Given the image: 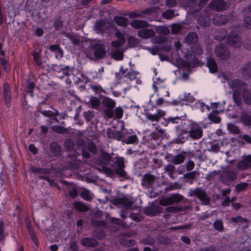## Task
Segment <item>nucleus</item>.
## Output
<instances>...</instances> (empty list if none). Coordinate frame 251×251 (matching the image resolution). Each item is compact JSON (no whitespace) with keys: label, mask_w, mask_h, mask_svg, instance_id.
Here are the masks:
<instances>
[{"label":"nucleus","mask_w":251,"mask_h":251,"mask_svg":"<svg viewBox=\"0 0 251 251\" xmlns=\"http://www.w3.org/2000/svg\"><path fill=\"white\" fill-rule=\"evenodd\" d=\"M137 74L136 72L125 69L122 66L121 67L119 72L116 74L119 83L123 85L125 92L131 88V82L136 79Z\"/></svg>","instance_id":"obj_1"},{"label":"nucleus","mask_w":251,"mask_h":251,"mask_svg":"<svg viewBox=\"0 0 251 251\" xmlns=\"http://www.w3.org/2000/svg\"><path fill=\"white\" fill-rule=\"evenodd\" d=\"M228 86L232 90L233 99L238 106L241 103V92L247 88V84L242 80L235 79L228 82Z\"/></svg>","instance_id":"obj_2"},{"label":"nucleus","mask_w":251,"mask_h":251,"mask_svg":"<svg viewBox=\"0 0 251 251\" xmlns=\"http://www.w3.org/2000/svg\"><path fill=\"white\" fill-rule=\"evenodd\" d=\"M92 52H88L86 53L87 56L90 58L96 59H100L103 58L106 53V50L104 46L100 42H97L91 43Z\"/></svg>","instance_id":"obj_3"},{"label":"nucleus","mask_w":251,"mask_h":251,"mask_svg":"<svg viewBox=\"0 0 251 251\" xmlns=\"http://www.w3.org/2000/svg\"><path fill=\"white\" fill-rule=\"evenodd\" d=\"M121 41H113L111 43L109 49L112 57L116 60H122L123 57V52L121 50L122 46Z\"/></svg>","instance_id":"obj_4"},{"label":"nucleus","mask_w":251,"mask_h":251,"mask_svg":"<svg viewBox=\"0 0 251 251\" xmlns=\"http://www.w3.org/2000/svg\"><path fill=\"white\" fill-rule=\"evenodd\" d=\"M189 196L197 197L201 202V204L207 205L210 202V198L207 195L204 190L201 188H197L195 190H191L188 193Z\"/></svg>","instance_id":"obj_5"},{"label":"nucleus","mask_w":251,"mask_h":251,"mask_svg":"<svg viewBox=\"0 0 251 251\" xmlns=\"http://www.w3.org/2000/svg\"><path fill=\"white\" fill-rule=\"evenodd\" d=\"M186 133H189L190 137L193 139H199L202 136V129L201 127L196 123L189 125Z\"/></svg>","instance_id":"obj_6"},{"label":"nucleus","mask_w":251,"mask_h":251,"mask_svg":"<svg viewBox=\"0 0 251 251\" xmlns=\"http://www.w3.org/2000/svg\"><path fill=\"white\" fill-rule=\"evenodd\" d=\"M183 199V197L178 194L172 195L168 198L162 199L159 201V204L163 206L171 205L175 203H177L181 201Z\"/></svg>","instance_id":"obj_7"},{"label":"nucleus","mask_w":251,"mask_h":251,"mask_svg":"<svg viewBox=\"0 0 251 251\" xmlns=\"http://www.w3.org/2000/svg\"><path fill=\"white\" fill-rule=\"evenodd\" d=\"M215 52L216 56L221 60H226L229 58V50L227 47L224 45L220 44L217 46Z\"/></svg>","instance_id":"obj_8"},{"label":"nucleus","mask_w":251,"mask_h":251,"mask_svg":"<svg viewBox=\"0 0 251 251\" xmlns=\"http://www.w3.org/2000/svg\"><path fill=\"white\" fill-rule=\"evenodd\" d=\"M115 160L114 163L117 166V168L115 169L116 174L121 177H126V174L124 169L125 167L124 158L118 156L115 158Z\"/></svg>","instance_id":"obj_9"},{"label":"nucleus","mask_w":251,"mask_h":251,"mask_svg":"<svg viewBox=\"0 0 251 251\" xmlns=\"http://www.w3.org/2000/svg\"><path fill=\"white\" fill-rule=\"evenodd\" d=\"M114 203L115 205L120 207H124L126 209H132V202L127 197H123L114 200Z\"/></svg>","instance_id":"obj_10"},{"label":"nucleus","mask_w":251,"mask_h":251,"mask_svg":"<svg viewBox=\"0 0 251 251\" xmlns=\"http://www.w3.org/2000/svg\"><path fill=\"white\" fill-rule=\"evenodd\" d=\"M228 43L233 47H239L241 45V39L236 33H231L227 38Z\"/></svg>","instance_id":"obj_11"},{"label":"nucleus","mask_w":251,"mask_h":251,"mask_svg":"<svg viewBox=\"0 0 251 251\" xmlns=\"http://www.w3.org/2000/svg\"><path fill=\"white\" fill-rule=\"evenodd\" d=\"M250 167H251V155L243 157L237 165V168L239 170H246Z\"/></svg>","instance_id":"obj_12"},{"label":"nucleus","mask_w":251,"mask_h":251,"mask_svg":"<svg viewBox=\"0 0 251 251\" xmlns=\"http://www.w3.org/2000/svg\"><path fill=\"white\" fill-rule=\"evenodd\" d=\"M165 114L166 113L164 111L161 109H158L156 113L154 114L148 113H146L145 115L147 119L151 122H158L160 119L165 115Z\"/></svg>","instance_id":"obj_13"},{"label":"nucleus","mask_w":251,"mask_h":251,"mask_svg":"<svg viewBox=\"0 0 251 251\" xmlns=\"http://www.w3.org/2000/svg\"><path fill=\"white\" fill-rule=\"evenodd\" d=\"M3 97L6 106H10L11 95L10 86L8 83H5L3 85Z\"/></svg>","instance_id":"obj_14"},{"label":"nucleus","mask_w":251,"mask_h":251,"mask_svg":"<svg viewBox=\"0 0 251 251\" xmlns=\"http://www.w3.org/2000/svg\"><path fill=\"white\" fill-rule=\"evenodd\" d=\"M211 9L222 11L225 9L226 3L223 0H213L210 3Z\"/></svg>","instance_id":"obj_15"},{"label":"nucleus","mask_w":251,"mask_h":251,"mask_svg":"<svg viewBox=\"0 0 251 251\" xmlns=\"http://www.w3.org/2000/svg\"><path fill=\"white\" fill-rule=\"evenodd\" d=\"M131 26L136 29L146 28L149 26V24L144 20H134L130 22Z\"/></svg>","instance_id":"obj_16"},{"label":"nucleus","mask_w":251,"mask_h":251,"mask_svg":"<svg viewBox=\"0 0 251 251\" xmlns=\"http://www.w3.org/2000/svg\"><path fill=\"white\" fill-rule=\"evenodd\" d=\"M138 35L142 38L148 39L154 36L155 32L151 29H143L138 31Z\"/></svg>","instance_id":"obj_17"},{"label":"nucleus","mask_w":251,"mask_h":251,"mask_svg":"<svg viewBox=\"0 0 251 251\" xmlns=\"http://www.w3.org/2000/svg\"><path fill=\"white\" fill-rule=\"evenodd\" d=\"M107 135L109 138H113L121 141L124 137V133H122L121 131L117 130L109 129L107 132Z\"/></svg>","instance_id":"obj_18"},{"label":"nucleus","mask_w":251,"mask_h":251,"mask_svg":"<svg viewBox=\"0 0 251 251\" xmlns=\"http://www.w3.org/2000/svg\"><path fill=\"white\" fill-rule=\"evenodd\" d=\"M213 22L216 25H220L226 23L227 19L226 15L218 14L214 16Z\"/></svg>","instance_id":"obj_19"},{"label":"nucleus","mask_w":251,"mask_h":251,"mask_svg":"<svg viewBox=\"0 0 251 251\" xmlns=\"http://www.w3.org/2000/svg\"><path fill=\"white\" fill-rule=\"evenodd\" d=\"M95 30L100 34H102L106 30L105 21L100 20L96 21L95 25Z\"/></svg>","instance_id":"obj_20"},{"label":"nucleus","mask_w":251,"mask_h":251,"mask_svg":"<svg viewBox=\"0 0 251 251\" xmlns=\"http://www.w3.org/2000/svg\"><path fill=\"white\" fill-rule=\"evenodd\" d=\"M240 122L246 126H251V115L247 112H243L240 116Z\"/></svg>","instance_id":"obj_21"},{"label":"nucleus","mask_w":251,"mask_h":251,"mask_svg":"<svg viewBox=\"0 0 251 251\" xmlns=\"http://www.w3.org/2000/svg\"><path fill=\"white\" fill-rule=\"evenodd\" d=\"M237 173L234 171L228 170L224 172L222 177L224 179L228 181H234L237 178Z\"/></svg>","instance_id":"obj_22"},{"label":"nucleus","mask_w":251,"mask_h":251,"mask_svg":"<svg viewBox=\"0 0 251 251\" xmlns=\"http://www.w3.org/2000/svg\"><path fill=\"white\" fill-rule=\"evenodd\" d=\"M81 244L87 247H92L97 246L98 242L95 239L90 238H84L81 240Z\"/></svg>","instance_id":"obj_23"},{"label":"nucleus","mask_w":251,"mask_h":251,"mask_svg":"<svg viewBox=\"0 0 251 251\" xmlns=\"http://www.w3.org/2000/svg\"><path fill=\"white\" fill-rule=\"evenodd\" d=\"M114 20L118 25L121 26H126L128 24V19L123 16H115Z\"/></svg>","instance_id":"obj_24"},{"label":"nucleus","mask_w":251,"mask_h":251,"mask_svg":"<svg viewBox=\"0 0 251 251\" xmlns=\"http://www.w3.org/2000/svg\"><path fill=\"white\" fill-rule=\"evenodd\" d=\"M102 103L108 108L113 109L116 104L115 101L112 99L104 97L102 100Z\"/></svg>","instance_id":"obj_25"},{"label":"nucleus","mask_w":251,"mask_h":251,"mask_svg":"<svg viewBox=\"0 0 251 251\" xmlns=\"http://www.w3.org/2000/svg\"><path fill=\"white\" fill-rule=\"evenodd\" d=\"M207 66L209 68L210 72L211 73H215L218 70L217 65L215 61L212 58L207 59Z\"/></svg>","instance_id":"obj_26"},{"label":"nucleus","mask_w":251,"mask_h":251,"mask_svg":"<svg viewBox=\"0 0 251 251\" xmlns=\"http://www.w3.org/2000/svg\"><path fill=\"white\" fill-rule=\"evenodd\" d=\"M156 8V7H153L147 9L146 10L143 11L142 13L138 12H132L129 14V18H134L137 17H142L143 14L151 13Z\"/></svg>","instance_id":"obj_27"},{"label":"nucleus","mask_w":251,"mask_h":251,"mask_svg":"<svg viewBox=\"0 0 251 251\" xmlns=\"http://www.w3.org/2000/svg\"><path fill=\"white\" fill-rule=\"evenodd\" d=\"M0 55L1 57H0V62L2 66L3 69L7 71V70L8 68V64L7 62V59L4 57L5 55V51L4 50H0Z\"/></svg>","instance_id":"obj_28"},{"label":"nucleus","mask_w":251,"mask_h":251,"mask_svg":"<svg viewBox=\"0 0 251 251\" xmlns=\"http://www.w3.org/2000/svg\"><path fill=\"white\" fill-rule=\"evenodd\" d=\"M242 97L243 100L246 104H251V93L247 88L243 91Z\"/></svg>","instance_id":"obj_29"},{"label":"nucleus","mask_w":251,"mask_h":251,"mask_svg":"<svg viewBox=\"0 0 251 251\" xmlns=\"http://www.w3.org/2000/svg\"><path fill=\"white\" fill-rule=\"evenodd\" d=\"M155 180V177L150 174H146L144 175L143 177L144 184L147 186L152 185Z\"/></svg>","instance_id":"obj_30"},{"label":"nucleus","mask_w":251,"mask_h":251,"mask_svg":"<svg viewBox=\"0 0 251 251\" xmlns=\"http://www.w3.org/2000/svg\"><path fill=\"white\" fill-rule=\"evenodd\" d=\"M74 206L78 211L81 212L86 211L89 209V207L87 205L78 201H75L74 202Z\"/></svg>","instance_id":"obj_31"},{"label":"nucleus","mask_w":251,"mask_h":251,"mask_svg":"<svg viewBox=\"0 0 251 251\" xmlns=\"http://www.w3.org/2000/svg\"><path fill=\"white\" fill-rule=\"evenodd\" d=\"M185 158V157L184 155L182 154H178L173 157L172 162L176 165L179 164L184 161Z\"/></svg>","instance_id":"obj_32"},{"label":"nucleus","mask_w":251,"mask_h":251,"mask_svg":"<svg viewBox=\"0 0 251 251\" xmlns=\"http://www.w3.org/2000/svg\"><path fill=\"white\" fill-rule=\"evenodd\" d=\"M81 197L85 201H90L93 199V195L88 190H84L81 193Z\"/></svg>","instance_id":"obj_33"},{"label":"nucleus","mask_w":251,"mask_h":251,"mask_svg":"<svg viewBox=\"0 0 251 251\" xmlns=\"http://www.w3.org/2000/svg\"><path fill=\"white\" fill-rule=\"evenodd\" d=\"M249 184L246 182H241L240 183L237 184L235 187V190L237 193H239L241 191L245 190L248 187Z\"/></svg>","instance_id":"obj_34"},{"label":"nucleus","mask_w":251,"mask_h":251,"mask_svg":"<svg viewBox=\"0 0 251 251\" xmlns=\"http://www.w3.org/2000/svg\"><path fill=\"white\" fill-rule=\"evenodd\" d=\"M156 31L160 34L167 35L169 33V29L164 26H159L156 27Z\"/></svg>","instance_id":"obj_35"},{"label":"nucleus","mask_w":251,"mask_h":251,"mask_svg":"<svg viewBox=\"0 0 251 251\" xmlns=\"http://www.w3.org/2000/svg\"><path fill=\"white\" fill-rule=\"evenodd\" d=\"M138 141L137 136L135 135L129 136L126 140H123L124 142L127 144H132L137 142Z\"/></svg>","instance_id":"obj_36"},{"label":"nucleus","mask_w":251,"mask_h":251,"mask_svg":"<svg viewBox=\"0 0 251 251\" xmlns=\"http://www.w3.org/2000/svg\"><path fill=\"white\" fill-rule=\"evenodd\" d=\"M198 23L201 26H208L210 23V20L209 18H203V17H200L198 20Z\"/></svg>","instance_id":"obj_37"},{"label":"nucleus","mask_w":251,"mask_h":251,"mask_svg":"<svg viewBox=\"0 0 251 251\" xmlns=\"http://www.w3.org/2000/svg\"><path fill=\"white\" fill-rule=\"evenodd\" d=\"M214 228L219 231L224 229V226L222 222L220 220H216L213 224Z\"/></svg>","instance_id":"obj_38"},{"label":"nucleus","mask_w":251,"mask_h":251,"mask_svg":"<svg viewBox=\"0 0 251 251\" xmlns=\"http://www.w3.org/2000/svg\"><path fill=\"white\" fill-rule=\"evenodd\" d=\"M175 16L174 11L173 10L168 9L162 14V17L166 19H170Z\"/></svg>","instance_id":"obj_39"},{"label":"nucleus","mask_w":251,"mask_h":251,"mask_svg":"<svg viewBox=\"0 0 251 251\" xmlns=\"http://www.w3.org/2000/svg\"><path fill=\"white\" fill-rule=\"evenodd\" d=\"M227 128H228V130L230 132H231L233 134H238L240 133V130H239V128L237 126H236L233 124H228Z\"/></svg>","instance_id":"obj_40"},{"label":"nucleus","mask_w":251,"mask_h":251,"mask_svg":"<svg viewBox=\"0 0 251 251\" xmlns=\"http://www.w3.org/2000/svg\"><path fill=\"white\" fill-rule=\"evenodd\" d=\"M175 167L171 164H168L165 166V171L168 173V175L171 177L173 178V174L175 170Z\"/></svg>","instance_id":"obj_41"},{"label":"nucleus","mask_w":251,"mask_h":251,"mask_svg":"<svg viewBox=\"0 0 251 251\" xmlns=\"http://www.w3.org/2000/svg\"><path fill=\"white\" fill-rule=\"evenodd\" d=\"M226 35V32L225 30H221L217 31L215 35V38L218 40H222L225 38Z\"/></svg>","instance_id":"obj_42"},{"label":"nucleus","mask_w":251,"mask_h":251,"mask_svg":"<svg viewBox=\"0 0 251 251\" xmlns=\"http://www.w3.org/2000/svg\"><path fill=\"white\" fill-rule=\"evenodd\" d=\"M89 102L93 108H96L99 106L100 101L97 98L92 97L90 100Z\"/></svg>","instance_id":"obj_43"},{"label":"nucleus","mask_w":251,"mask_h":251,"mask_svg":"<svg viewBox=\"0 0 251 251\" xmlns=\"http://www.w3.org/2000/svg\"><path fill=\"white\" fill-rule=\"evenodd\" d=\"M183 97L181 98L183 100L189 101V102H193L195 98L193 95H192L190 93H184L182 96Z\"/></svg>","instance_id":"obj_44"},{"label":"nucleus","mask_w":251,"mask_h":251,"mask_svg":"<svg viewBox=\"0 0 251 251\" xmlns=\"http://www.w3.org/2000/svg\"><path fill=\"white\" fill-rule=\"evenodd\" d=\"M31 170L34 173H37V174H47L49 171L48 170L45 169L35 168V167L31 168Z\"/></svg>","instance_id":"obj_45"},{"label":"nucleus","mask_w":251,"mask_h":251,"mask_svg":"<svg viewBox=\"0 0 251 251\" xmlns=\"http://www.w3.org/2000/svg\"><path fill=\"white\" fill-rule=\"evenodd\" d=\"M243 26L248 29H251V17H246L243 22Z\"/></svg>","instance_id":"obj_46"},{"label":"nucleus","mask_w":251,"mask_h":251,"mask_svg":"<svg viewBox=\"0 0 251 251\" xmlns=\"http://www.w3.org/2000/svg\"><path fill=\"white\" fill-rule=\"evenodd\" d=\"M28 228L29 233L31 236V237L33 241L34 242V244L36 246H37L38 245V242L37 239L35 236V234L34 231L33 230V229L32 228V227H28Z\"/></svg>","instance_id":"obj_47"},{"label":"nucleus","mask_w":251,"mask_h":251,"mask_svg":"<svg viewBox=\"0 0 251 251\" xmlns=\"http://www.w3.org/2000/svg\"><path fill=\"white\" fill-rule=\"evenodd\" d=\"M121 244L126 246H133L135 244V241L132 239H125L121 241Z\"/></svg>","instance_id":"obj_48"},{"label":"nucleus","mask_w":251,"mask_h":251,"mask_svg":"<svg viewBox=\"0 0 251 251\" xmlns=\"http://www.w3.org/2000/svg\"><path fill=\"white\" fill-rule=\"evenodd\" d=\"M67 37L70 39L72 43L75 45L78 44L79 42L78 37L76 36L69 34L67 35Z\"/></svg>","instance_id":"obj_49"},{"label":"nucleus","mask_w":251,"mask_h":251,"mask_svg":"<svg viewBox=\"0 0 251 251\" xmlns=\"http://www.w3.org/2000/svg\"><path fill=\"white\" fill-rule=\"evenodd\" d=\"M52 130L58 133H64L66 131V130L61 126H53Z\"/></svg>","instance_id":"obj_50"},{"label":"nucleus","mask_w":251,"mask_h":251,"mask_svg":"<svg viewBox=\"0 0 251 251\" xmlns=\"http://www.w3.org/2000/svg\"><path fill=\"white\" fill-rule=\"evenodd\" d=\"M209 118L210 121L215 123H219L221 121L220 118L217 115L210 114L209 116Z\"/></svg>","instance_id":"obj_51"},{"label":"nucleus","mask_w":251,"mask_h":251,"mask_svg":"<svg viewBox=\"0 0 251 251\" xmlns=\"http://www.w3.org/2000/svg\"><path fill=\"white\" fill-rule=\"evenodd\" d=\"M104 170H105V172L106 174L107 175V176H109L111 177H113L114 176V175L115 174H116L115 169L112 170L109 168H105L104 169Z\"/></svg>","instance_id":"obj_52"},{"label":"nucleus","mask_w":251,"mask_h":251,"mask_svg":"<svg viewBox=\"0 0 251 251\" xmlns=\"http://www.w3.org/2000/svg\"><path fill=\"white\" fill-rule=\"evenodd\" d=\"M116 117L117 119H121L123 115V109L121 107H117L115 109Z\"/></svg>","instance_id":"obj_53"},{"label":"nucleus","mask_w":251,"mask_h":251,"mask_svg":"<svg viewBox=\"0 0 251 251\" xmlns=\"http://www.w3.org/2000/svg\"><path fill=\"white\" fill-rule=\"evenodd\" d=\"M127 42L130 47H133L138 44L137 39L132 37L128 38Z\"/></svg>","instance_id":"obj_54"},{"label":"nucleus","mask_w":251,"mask_h":251,"mask_svg":"<svg viewBox=\"0 0 251 251\" xmlns=\"http://www.w3.org/2000/svg\"><path fill=\"white\" fill-rule=\"evenodd\" d=\"M106 24V30H110L111 29H113L114 28L115 25L112 22V21H105Z\"/></svg>","instance_id":"obj_55"},{"label":"nucleus","mask_w":251,"mask_h":251,"mask_svg":"<svg viewBox=\"0 0 251 251\" xmlns=\"http://www.w3.org/2000/svg\"><path fill=\"white\" fill-rule=\"evenodd\" d=\"M181 26L178 24H173L172 25V32L174 33H178L181 29Z\"/></svg>","instance_id":"obj_56"},{"label":"nucleus","mask_w":251,"mask_h":251,"mask_svg":"<svg viewBox=\"0 0 251 251\" xmlns=\"http://www.w3.org/2000/svg\"><path fill=\"white\" fill-rule=\"evenodd\" d=\"M4 237V224L2 220L0 219V239L2 240Z\"/></svg>","instance_id":"obj_57"},{"label":"nucleus","mask_w":251,"mask_h":251,"mask_svg":"<svg viewBox=\"0 0 251 251\" xmlns=\"http://www.w3.org/2000/svg\"><path fill=\"white\" fill-rule=\"evenodd\" d=\"M180 120V117L176 116L175 117H169L167 120L168 123H172L173 124H175V123H178Z\"/></svg>","instance_id":"obj_58"},{"label":"nucleus","mask_w":251,"mask_h":251,"mask_svg":"<svg viewBox=\"0 0 251 251\" xmlns=\"http://www.w3.org/2000/svg\"><path fill=\"white\" fill-rule=\"evenodd\" d=\"M91 88L96 92L100 93L101 92H104L102 87L99 85H92Z\"/></svg>","instance_id":"obj_59"},{"label":"nucleus","mask_w":251,"mask_h":251,"mask_svg":"<svg viewBox=\"0 0 251 251\" xmlns=\"http://www.w3.org/2000/svg\"><path fill=\"white\" fill-rule=\"evenodd\" d=\"M196 175V171H192L189 173H187L184 175V177L187 179H192L195 177Z\"/></svg>","instance_id":"obj_60"},{"label":"nucleus","mask_w":251,"mask_h":251,"mask_svg":"<svg viewBox=\"0 0 251 251\" xmlns=\"http://www.w3.org/2000/svg\"><path fill=\"white\" fill-rule=\"evenodd\" d=\"M177 4L176 0H166V4L168 7H174Z\"/></svg>","instance_id":"obj_61"},{"label":"nucleus","mask_w":251,"mask_h":251,"mask_svg":"<svg viewBox=\"0 0 251 251\" xmlns=\"http://www.w3.org/2000/svg\"><path fill=\"white\" fill-rule=\"evenodd\" d=\"M197 37V34L195 33H191L190 34H189L187 35L186 37V40L188 42H193V38L196 39Z\"/></svg>","instance_id":"obj_62"},{"label":"nucleus","mask_w":251,"mask_h":251,"mask_svg":"<svg viewBox=\"0 0 251 251\" xmlns=\"http://www.w3.org/2000/svg\"><path fill=\"white\" fill-rule=\"evenodd\" d=\"M33 56L36 64L38 65H40L41 64V61L38 53L37 52L33 53Z\"/></svg>","instance_id":"obj_63"},{"label":"nucleus","mask_w":251,"mask_h":251,"mask_svg":"<svg viewBox=\"0 0 251 251\" xmlns=\"http://www.w3.org/2000/svg\"><path fill=\"white\" fill-rule=\"evenodd\" d=\"M195 164L193 161L190 160L189 161L186 165V170L187 171H191L194 168Z\"/></svg>","instance_id":"obj_64"}]
</instances>
